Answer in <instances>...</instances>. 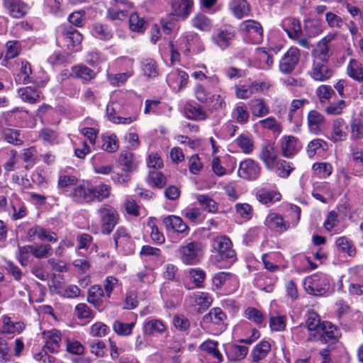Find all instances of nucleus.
Listing matches in <instances>:
<instances>
[{
    "mask_svg": "<svg viewBox=\"0 0 363 363\" xmlns=\"http://www.w3.org/2000/svg\"><path fill=\"white\" fill-rule=\"evenodd\" d=\"M72 199L79 203L92 202L91 186L84 184L76 186L70 194Z\"/></svg>",
    "mask_w": 363,
    "mask_h": 363,
    "instance_id": "nucleus-25",
    "label": "nucleus"
},
{
    "mask_svg": "<svg viewBox=\"0 0 363 363\" xmlns=\"http://www.w3.org/2000/svg\"><path fill=\"white\" fill-rule=\"evenodd\" d=\"M177 253L183 264L186 265L196 264L203 256V246L200 242H190L180 245Z\"/></svg>",
    "mask_w": 363,
    "mask_h": 363,
    "instance_id": "nucleus-3",
    "label": "nucleus"
},
{
    "mask_svg": "<svg viewBox=\"0 0 363 363\" xmlns=\"http://www.w3.org/2000/svg\"><path fill=\"white\" fill-rule=\"evenodd\" d=\"M56 38L64 43L69 50L79 47L83 40V35L70 24L62 23L56 28Z\"/></svg>",
    "mask_w": 363,
    "mask_h": 363,
    "instance_id": "nucleus-2",
    "label": "nucleus"
},
{
    "mask_svg": "<svg viewBox=\"0 0 363 363\" xmlns=\"http://www.w3.org/2000/svg\"><path fill=\"white\" fill-rule=\"evenodd\" d=\"M140 68L143 74L148 78H155L159 74L157 63L152 58L143 59L140 61Z\"/></svg>",
    "mask_w": 363,
    "mask_h": 363,
    "instance_id": "nucleus-46",
    "label": "nucleus"
},
{
    "mask_svg": "<svg viewBox=\"0 0 363 363\" xmlns=\"http://www.w3.org/2000/svg\"><path fill=\"white\" fill-rule=\"evenodd\" d=\"M275 172L278 177L287 178L294 169L293 164L284 160H278L275 163Z\"/></svg>",
    "mask_w": 363,
    "mask_h": 363,
    "instance_id": "nucleus-53",
    "label": "nucleus"
},
{
    "mask_svg": "<svg viewBox=\"0 0 363 363\" xmlns=\"http://www.w3.org/2000/svg\"><path fill=\"white\" fill-rule=\"evenodd\" d=\"M252 113H269V107L262 99H253L249 103Z\"/></svg>",
    "mask_w": 363,
    "mask_h": 363,
    "instance_id": "nucleus-62",
    "label": "nucleus"
},
{
    "mask_svg": "<svg viewBox=\"0 0 363 363\" xmlns=\"http://www.w3.org/2000/svg\"><path fill=\"white\" fill-rule=\"evenodd\" d=\"M196 199L202 208L208 213H215L218 211V203L208 195L197 194Z\"/></svg>",
    "mask_w": 363,
    "mask_h": 363,
    "instance_id": "nucleus-51",
    "label": "nucleus"
},
{
    "mask_svg": "<svg viewBox=\"0 0 363 363\" xmlns=\"http://www.w3.org/2000/svg\"><path fill=\"white\" fill-rule=\"evenodd\" d=\"M226 315L220 308H211L202 318V324L212 334L218 335L223 332L227 327Z\"/></svg>",
    "mask_w": 363,
    "mask_h": 363,
    "instance_id": "nucleus-4",
    "label": "nucleus"
},
{
    "mask_svg": "<svg viewBox=\"0 0 363 363\" xmlns=\"http://www.w3.org/2000/svg\"><path fill=\"white\" fill-rule=\"evenodd\" d=\"M194 6V0H171L173 13L182 20L188 18L193 11Z\"/></svg>",
    "mask_w": 363,
    "mask_h": 363,
    "instance_id": "nucleus-21",
    "label": "nucleus"
},
{
    "mask_svg": "<svg viewBox=\"0 0 363 363\" xmlns=\"http://www.w3.org/2000/svg\"><path fill=\"white\" fill-rule=\"evenodd\" d=\"M128 16V10L127 9H116L113 8H108L106 11V18L111 21H124Z\"/></svg>",
    "mask_w": 363,
    "mask_h": 363,
    "instance_id": "nucleus-63",
    "label": "nucleus"
},
{
    "mask_svg": "<svg viewBox=\"0 0 363 363\" xmlns=\"http://www.w3.org/2000/svg\"><path fill=\"white\" fill-rule=\"evenodd\" d=\"M27 237L30 241H33L35 238H38L40 241L55 243L58 240L57 235L54 231L37 225L28 229Z\"/></svg>",
    "mask_w": 363,
    "mask_h": 363,
    "instance_id": "nucleus-17",
    "label": "nucleus"
},
{
    "mask_svg": "<svg viewBox=\"0 0 363 363\" xmlns=\"http://www.w3.org/2000/svg\"><path fill=\"white\" fill-rule=\"evenodd\" d=\"M101 149L108 152H114L118 149V141L115 134L103 135L101 136Z\"/></svg>",
    "mask_w": 363,
    "mask_h": 363,
    "instance_id": "nucleus-54",
    "label": "nucleus"
},
{
    "mask_svg": "<svg viewBox=\"0 0 363 363\" xmlns=\"http://www.w3.org/2000/svg\"><path fill=\"white\" fill-rule=\"evenodd\" d=\"M43 337L45 340L44 349L51 353H56L59 351L61 344V334L57 330L44 331Z\"/></svg>",
    "mask_w": 363,
    "mask_h": 363,
    "instance_id": "nucleus-22",
    "label": "nucleus"
},
{
    "mask_svg": "<svg viewBox=\"0 0 363 363\" xmlns=\"http://www.w3.org/2000/svg\"><path fill=\"white\" fill-rule=\"evenodd\" d=\"M22 100L30 104L36 103L40 97V91L35 86H28L18 89Z\"/></svg>",
    "mask_w": 363,
    "mask_h": 363,
    "instance_id": "nucleus-44",
    "label": "nucleus"
},
{
    "mask_svg": "<svg viewBox=\"0 0 363 363\" xmlns=\"http://www.w3.org/2000/svg\"><path fill=\"white\" fill-rule=\"evenodd\" d=\"M101 221V230L104 234L109 235L118 221L116 210L109 204H104L97 211Z\"/></svg>",
    "mask_w": 363,
    "mask_h": 363,
    "instance_id": "nucleus-7",
    "label": "nucleus"
},
{
    "mask_svg": "<svg viewBox=\"0 0 363 363\" xmlns=\"http://www.w3.org/2000/svg\"><path fill=\"white\" fill-rule=\"evenodd\" d=\"M163 223L167 230H172L179 233H184L189 230L182 219L176 216H168L163 219Z\"/></svg>",
    "mask_w": 363,
    "mask_h": 363,
    "instance_id": "nucleus-35",
    "label": "nucleus"
},
{
    "mask_svg": "<svg viewBox=\"0 0 363 363\" xmlns=\"http://www.w3.org/2000/svg\"><path fill=\"white\" fill-rule=\"evenodd\" d=\"M236 35V29L230 24H225L218 28L212 35V40L221 50L230 47V43Z\"/></svg>",
    "mask_w": 363,
    "mask_h": 363,
    "instance_id": "nucleus-9",
    "label": "nucleus"
},
{
    "mask_svg": "<svg viewBox=\"0 0 363 363\" xmlns=\"http://www.w3.org/2000/svg\"><path fill=\"white\" fill-rule=\"evenodd\" d=\"M346 74L350 78L357 82H363V67L355 59L350 60L346 67Z\"/></svg>",
    "mask_w": 363,
    "mask_h": 363,
    "instance_id": "nucleus-37",
    "label": "nucleus"
},
{
    "mask_svg": "<svg viewBox=\"0 0 363 363\" xmlns=\"http://www.w3.org/2000/svg\"><path fill=\"white\" fill-rule=\"evenodd\" d=\"M309 131L314 134H320L326 127V122L323 115H308Z\"/></svg>",
    "mask_w": 363,
    "mask_h": 363,
    "instance_id": "nucleus-41",
    "label": "nucleus"
},
{
    "mask_svg": "<svg viewBox=\"0 0 363 363\" xmlns=\"http://www.w3.org/2000/svg\"><path fill=\"white\" fill-rule=\"evenodd\" d=\"M118 161L120 164L125 167L124 171L127 172L135 171L138 166L134 154L128 150H123L121 152Z\"/></svg>",
    "mask_w": 363,
    "mask_h": 363,
    "instance_id": "nucleus-45",
    "label": "nucleus"
},
{
    "mask_svg": "<svg viewBox=\"0 0 363 363\" xmlns=\"http://www.w3.org/2000/svg\"><path fill=\"white\" fill-rule=\"evenodd\" d=\"M257 200L262 204L273 203L279 201L281 199V194L277 191L262 188L256 191Z\"/></svg>",
    "mask_w": 363,
    "mask_h": 363,
    "instance_id": "nucleus-32",
    "label": "nucleus"
},
{
    "mask_svg": "<svg viewBox=\"0 0 363 363\" xmlns=\"http://www.w3.org/2000/svg\"><path fill=\"white\" fill-rule=\"evenodd\" d=\"M212 247L216 252L215 257L219 267L231 265L237 260L236 252L228 237L220 235L214 238Z\"/></svg>",
    "mask_w": 363,
    "mask_h": 363,
    "instance_id": "nucleus-1",
    "label": "nucleus"
},
{
    "mask_svg": "<svg viewBox=\"0 0 363 363\" xmlns=\"http://www.w3.org/2000/svg\"><path fill=\"white\" fill-rule=\"evenodd\" d=\"M69 76L89 82L96 78V72L89 67L80 64L71 67V72Z\"/></svg>",
    "mask_w": 363,
    "mask_h": 363,
    "instance_id": "nucleus-30",
    "label": "nucleus"
},
{
    "mask_svg": "<svg viewBox=\"0 0 363 363\" xmlns=\"http://www.w3.org/2000/svg\"><path fill=\"white\" fill-rule=\"evenodd\" d=\"M218 345L217 341L208 340L203 342L199 347L201 350L209 354L216 363H220L223 361V356L218 350Z\"/></svg>",
    "mask_w": 363,
    "mask_h": 363,
    "instance_id": "nucleus-43",
    "label": "nucleus"
},
{
    "mask_svg": "<svg viewBox=\"0 0 363 363\" xmlns=\"http://www.w3.org/2000/svg\"><path fill=\"white\" fill-rule=\"evenodd\" d=\"M240 30L248 43L261 44L264 39V30L261 23L254 19L243 21L240 25Z\"/></svg>",
    "mask_w": 363,
    "mask_h": 363,
    "instance_id": "nucleus-5",
    "label": "nucleus"
},
{
    "mask_svg": "<svg viewBox=\"0 0 363 363\" xmlns=\"http://www.w3.org/2000/svg\"><path fill=\"white\" fill-rule=\"evenodd\" d=\"M181 46L184 45V48H180L183 54L189 56L191 53L199 54L204 51L205 46L197 33H190L184 37L180 43Z\"/></svg>",
    "mask_w": 363,
    "mask_h": 363,
    "instance_id": "nucleus-12",
    "label": "nucleus"
},
{
    "mask_svg": "<svg viewBox=\"0 0 363 363\" xmlns=\"http://www.w3.org/2000/svg\"><path fill=\"white\" fill-rule=\"evenodd\" d=\"M286 326V317L277 313L271 314L269 317V327L272 331L281 332L285 330Z\"/></svg>",
    "mask_w": 363,
    "mask_h": 363,
    "instance_id": "nucleus-55",
    "label": "nucleus"
},
{
    "mask_svg": "<svg viewBox=\"0 0 363 363\" xmlns=\"http://www.w3.org/2000/svg\"><path fill=\"white\" fill-rule=\"evenodd\" d=\"M330 48L328 43L323 40L318 42L316 49L314 50L315 55L321 61L328 62L330 58Z\"/></svg>",
    "mask_w": 363,
    "mask_h": 363,
    "instance_id": "nucleus-61",
    "label": "nucleus"
},
{
    "mask_svg": "<svg viewBox=\"0 0 363 363\" xmlns=\"http://www.w3.org/2000/svg\"><path fill=\"white\" fill-rule=\"evenodd\" d=\"M279 152L272 143H266L262 146L259 158L263 162L266 168L272 170L278 160Z\"/></svg>",
    "mask_w": 363,
    "mask_h": 363,
    "instance_id": "nucleus-19",
    "label": "nucleus"
},
{
    "mask_svg": "<svg viewBox=\"0 0 363 363\" xmlns=\"http://www.w3.org/2000/svg\"><path fill=\"white\" fill-rule=\"evenodd\" d=\"M119 281L113 276H108L104 281V292L107 298H111L115 289L120 286Z\"/></svg>",
    "mask_w": 363,
    "mask_h": 363,
    "instance_id": "nucleus-64",
    "label": "nucleus"
},
{
    "mask_svg": "<svg viewBox=\"0 0 363 363\" xmlns=\"http://www.w3.org/2000/svg\"><path fill=\"white\" fill-rule=\"evenodd\" d=\"M312 170L318 177L325 179L332 174L333 168L328 162H315L312 166Z\"/></svg>",
    "mask_w": 363,
    "mask_h": 363,
    "instance_id": "nucleus-52",
    "label": "nucleus"
},
{
    "mask_svg": "<svg viewBox=\"0 0 363 363\" xmlns=\"http://www.w3.org/2000/svg\"><path fill=\"white\" fill-rule=\"evenodd\" d=\"M204 84H196L194 89V94L196 99L201 103H206L211 92L219 91L220 79L216 75L207 77Z\"/></svg>",
    "mask_w": 363,
    "mask_h": 363,
    "instance_id": "nucleus-8",
    "label": "nucleus"
},
{
    "mask_svg": "<svg viewBox=\"0 0 363 363\" xmlns=\"http://www.w3.org/2000/svg\"><path fill=\"white\" fill-rule=\"evenodd\" d=\"M33 69L30 63L27 60H21V67L18 72L14 76L15 82L17 84H27L32 82L30 75Z\"/></svg>",
    "mask_w": 363,
    "mask_h": 363,
    "instance_id": "nucleus-33",
    "label": "nucleus"
},
{
    "mask_svg": "<svg viewBox=\"0 0 363 363\" xmlns=\"http://www.w3.org/2000/svg\"><path fill=\"white\" fill-rule=\"evenodd\" d=\"M85 11L84 10L76 11L71 13L67 18L68 24L74 28H82L86 23Z\"/></svg>",
    "mask_w": 363,
    "mask_h": 363,
    "instance_id": "nucleus-58",
    "label": "nucleus"
},
{
    "mask_svg": "<svg viewBox=\"0 0 363 363\" xmlns=\"http://www.w3.org/2000/svg\"><path fill=\"white\" fill-rule=\"evenodd\" d=\"M337 328L331 323L324 322L318 333L309 334L308 340L310 341H320L326 343L330 340H335L338 337Z\"/></svg>",
    "mask_w": 363,
    "mask_h": 363,
    "instance_id": "nucleus-13",
    "label": "nucleus"
},
{
    "mask_svg": "<svg viewBox=\"0 0 363 363\" xmlns=\"http://www.w3.org/2000/svg\"><path fill=\"white\" fill-rule=\"evenodd\" d=\"M32 255L38 259L48 257L52 253V248L49 244H35L32 245Z\"/></svg>",
    "mask_w": 363,
    "mask_h": 363,
    "instance_id": "nucleus-56",
    "label": "nucleus"
},
{
    "mask_svg": "<svg viewBox=\"0 0 363 363\" xmlns=\"http://www.w3.org/2000/svg\"><path fill=\"white\" fill-rule=\"evenodd\" d=\"M229 8L233 16L238 19L250 16L251 12L250 5L247 0H232Z\"/></svg>",
    "mask_w": 363,
    "mask_h": 363,
    "instance_id": "nucleus-29",
    "label": "nucleus"
},
{
    "mask_svg": "<svg viewBox=\"0 0 363 363\" xmlns=\"http://www.w3.org/2000/svg\"><path fill=\"white\" fill-rule=\"evenodd\" d=\"M21 50L22 46L20 41L17 40H8L5 44L4 60L18 57Z\"/></svg>",
    "mask_w": 363,
    "mask_h": 363,
    "instance_id": "nucleus-50",
    "label": "nucleus"
},
{
    "mask_svg": "<svg viewBox=\"0 0 363 363\" xmlns=\"http://www.w3.org/2000/svg\"><path fill=\"white\" fill-rule=\"evenodd\" d=\"M56 294L64 298H77L82 296V290L74 284H67L59 286Z\"/></svg>",
    "mask_w": 363,
    "mask_h": 363,
    "instance_id": "nucleus-48",
    "label": "nucleus"
},
{
    "mask_svg": "<svg viewBox=\"0 0 363 363\" xmlns=\"http://www.w3.org/2000/svg\"><path fill=\"white\" fill-rule=\"evenodd\" d=\"M189 303L198 311L206 310L212 304V297L207 292L196 291L189 296Z\"/></svg>",
    "mask_w": 363,
    "mask_h": 363,
    "instance_id": "nucleus-23",
    "label": "nucleus"
},
{
    "mask_svg": "<svg viewBox=\"0 0 363 363\" xmlns=\"http://www.w3.org/2000/svg\"><path fill=\"white\" fill-rule=\"evenodd\" d=\"M261 174V167L259 164L251 159H247L240 162L238 169V175L249 180H255Z\"/></svg>",
    "mask_w": 363,
    "mask_h": 363,
    "instance_id": "nucleus-16",
    "label": "nucleus"
},
{
    "mask_svg": "<svg viewBox=\"0 0 363 363\" xmlns=\"http://www.w3.org/2000/svg\"><path fill=\"white\" fill-rule=\"evenodd\" d=\"M172 107L160 99H147L145 101L144 113H167Z\"/></svg>",
    "mask_w": 363,
    "mask_h": 363,
    "instance_id": "nucleus-28",
    "label": "nucleus"
},
{
    "mask_svg": "<svg viewBox=\"0 0 363 363\" xmlns=\"http://www.w3.org/2000/svg\"><path fill=\"white\" fill-rule=\"evenodd\" d=\"M265 227L270 231L283 233L291 228V223L285 220L283 216L278 213H269L264 221Z\"/></svg>",
    "mask_w": 363,
    "mask_h": 363,
    "instance_id": "nucleus-14",
    "label": "nucleus"
},
{
    "mask_svg": "<svg viewBox=\"0 0 363 363\" xmlns=\"http://www.w3.org/2000/svg\"><path fill=\"white\" fill-rule=\"evenodd\" d=\"M104 296V290L99 285H93L88 290L87 301L96 308H99L102 306V298Z\"/></svg>",
    "mask_w": 363,
    "mask_h": 363,
    "instance_id": "nucleus-47",
    "label": "nucleus"
},
{
    "mask_svg": "<svg viewBox=\"0 0 363 363\" xmlns=\"http://www.w3.org/2000/svg\"><path fill=\"white\" fill-rule=\"evenodd\" d=\"M9 214L13 220H17L25 218L28 211L25 203L16 196L10 201V206L8 208Z\"/></svg>",
    "mask_w": 363,
    "mask_h": 363,
    "instance_id": "nucleus-26",
    "label": "nucleus"
},
{
    "mask_svg": "<svg viewBox=\"0 0 363 363\" xmlns=\"http://www.w3.org/2000/svg\"><path fill=\"white\" fill-rule=\"evenodd\" d=\"M283 30L290 39H298L302 35L301 22L295 18H289L282 24Z\"/></svg>",
    "mask_w": 363,
    "mask_h": 363,
    "instance_id": "nucleus-31",
    "label": "nucleus"
},
{
    "mask_svg": "<svg viewBox=\"0 0 363 363\" xmlns=\"http://www.w3.org/2000/svg\"><path fill=\"white\" fill-rule=\"evenodd\" d=\"M191 26L201 30L207 32L212 28V21L206 14L199 12L191 20Z\"/></svg>",
    "mask_w": 363,
    "mask_h": 363,
    "instance_id": "nucleus-42",
    "label": "nucleus"
},
{
    "mask_svg": "<svg viewBox=\"0 0 363 363\" xmlns=\"http://www.w3.org/2000/svg\"><path fill=\"white\" fill-rule=\"evenodd\" d=\"M301 147L298 139L291 135L284 137L280 145L281 155L286 158L294 157L300 150Z\"/></svg>",
    "mask_w": 363,
    "mask_h": 363,
    "instance_id": "nucleus-24",
    "label": "nucleus"
},
{
    "mask_svg": "<svg viewBox=\"0 0 363 363\" xmlns=\"http://www.w3.org/2000/svg\"><path fill=\"white\" fill-rule=\"evenodd\" d=\"M303 28L309 38H313L320 34L323 30V23L318 18H308L303 22Z\"/></svg>",
    "mask_w": 363,
    "mask_h": 363,
    "instance_id": "nucleus-38",
    "label": "nucleus"
},
{
    "mask_svg": "<svg viewBox=\"0 0 363 363\" xmlns=\"http://www.w3.org/2000/svg\"><path fill=\"white\" fill-rule=\"evenodd\" d=\"M335 245L340 250L346 252L349 256H354L356 253L352 241L345 236L338 238L335 241Z\"/></svg>",
    "mask_w": 363,
    "mask_h": 363,
    "instance_id": "nucleus-57",
    "label": "nucleus"
},
{
    "mask_svg": "<svg viewBox=\"0 0 363 363\" xmlns=\"http://www.w3.org/2000/svg\"><path fill=\"white\" fill-rule=\"evenodd\" d=\"M328 149V143L323 139L316 138L310 141L306 147V153L313 159L316 155L324 153Z\"/></svg>",
    "mask_w": 363,
    "mask_h": 363,
    "instance_id": "nucleus-39",
    "label": "nucleus"
},
{
    "mask_svg": "<svg viewBox=\"0 0 363 363\" xmlns=\"http://www.w3.org/2000/svg\"><path fill=\"white\" fill-rule=\"evenodd\" d=\"M2 5L6 13L13 18H22L29 11L30 7L23 0H2Z\"/></svg>",
    "mask_w": 363,
    "mask_h": 363,
    "instance_id": "nucleus-15",
    "label": "nucleus"
},
{
    "mask_svg": "<svg viewBox=\"0 0 363 363\" xmlns=\"http://www.w3.org/2000/svg\"><path fill=\"white\" fill-rule=\"evenodd\" d=\"M212 285L217 290H226L229 292L235 291L238 286L237 277L227 272H220L212 277Z\"/></svg>",
    "mask_w": 363,
    "mask_h": 363,
    "instance_id": "nucleus-10",
    "label": "nucleus"
},
{
    "mask_svg": "<svg viewBox=\"0 0 363 363\" xmlns=\"http://www.w3.org/2000/svg\"><path fill=\"white\" fill-rule=\"evenodd\" d=\"M306 326L310 331V334L318 333L322 326V323H320V318L317 313L314 311L308 312Z\"/></svg>",
    "mask_w": 363,
    "mask_h": 363,
    "instance_id": "nucleus-60",
    "label": "nucleus"
},
{
    "mask_svg": "<svg viewBox=\"0 0 363 363\" xmlns=\"http://www.w3.org/2000/svg\"><path fill=\"white\" fill-rule=\"evenodd\" d=\"M113 240L116 249H121L125 253L133 251V241L127 230L123 227H118L113 234Z\"/></svg>",
    "mask_w": 363,
    "mask_h": 363,
    "instance_id": "nucleus-20",
    "label": "nucleus"
},
{
    "mask_svg": "<svg viewBox=\"0 0 363 363\" xmlns=\"http://www.w3.org/2000/svg\"><path fill=\"white\" fill-rule=\"evenodd\" d=\"M91 34L95 38L107 42L113 39L114 33L108 24L95 22L91 25Z\"/></svg>",
    "mask_w": 363,
    "mask_h": 363,
    "instance_id": "nucleus-27",
    "label": "nucleus"
},
{
    "mask_svg": "<svg viewBox=\"0 0 363 363\" xmlns=\"http://www.w3.org/2000/svg\"><path fill=\"white\" fill-rule=\"evenodd\" d=\"M271 351V345L267 340L259 342L251 352L252 363H258L263 360Z\"/></svg>",
    "mask_w": 363,
    "mask_h": 363,
    "instance_id": "nucleus-36",
    "label": "nucleus"
},
{
    "mask_svg": "<svg viewBox=\"0 0 363 363\" xmlns=\"http://www.w3.org/2000/svg\"><path fill=\"white\" fill-rule=\"evenodd\" d=\"M330 286V280L324 274H314L307 277L303 281L305 290L310 294L320 296L325 294Z\"/></svg>",
    "mask_w": 363,
    "mask_h": 363,
    "instance_id": "nucleus-6",
    "label": "nucleus"
},
{
    "mask_svg": "<svg viewBox=\"0 0 363 363\" xmlns=\"http://www.w3.org/2000/svg\"><path fill=\"white\" fill-rule=\"evenodd\" d=\"M206 103L211 111H222L226 106L224 99L220 94H213L208 96V101Z\"/></svg>",
    "mask_w": 363,
    "mask_h": 363,
    "instance_id": "nucleus-59",
    "label": "nucleus"
},
{
    "mask_svg": "<svg viewBox=\"0 0 363 363\" xmlns=\"http://www.w3.org/2000/svg\"><path fill=\"white\" fill-rule=\"evenodd\" d=\"M327 63L321 60L313 61L309 74L315 81L325 82L332 77L333 71Z\"/></svg>",
    "mask_w": 363,
    "mask_h": 363,
    "instance_id": "nucleus-18",
    "label": "nucleus"
},
{
    "mask_svg": "<svg viewBox=\"0 0 363 363\" xmlns=\"http://www.w3.org/2000/svg\"><path fill=\"white\" fill-rule=\"evenodd\" d=\"M143 333L147 335L162 334L166 330V326L159 319H146L143 323Z\"/></svg>",
    "mask_w": 363,
    "mask_h": 363,
    "instance_id": "nucleus-40",
    "label": "nucleus"
},
{
    "mask_svg": "<svg viewBox=\"0 0 363 363\" xmlns=\"http://www.w3.org/2000/svg\"><path fill=\"white\" fill-rule=\"evenodd\" d=\"M300 56L299 49L296 47H291L279 60V71L284 74H291L298 64Z\"/></svg>",
    "mask_w": 363,
    "mask_h": 363,
    "instance_id": "nucleus-11",
    "label": "nucleus"
},
{
    "mask_svg": "<svg viewBox=\"0 0 363 363\" xmlns=\"http://www.w3.org/2000/svg\"><path fill=\"white\" fill-rule=\"evenodd\" d=\"M128 26L131 31L143 34L147 28L148 23L145 18L139 16L137 12H133L129 16Z\"/></svg>",
    "mask_w": 363,
    "mask_h": 363,
    "instance_id": "nucleus-34",
    "label": "nucleus"
},
{
    "mask_svg": "<svg viewBox=\"0 0 363 363\" xmlns=\"http://www.w3.org/2000/svg\"><path fill=\"white\" fill-rule=\"evenodd\" d=\"M92 202L94 200L101 202L110 197L111 193V186L106 184H100L97 186H91Z\"/></svg>",
    "mask_w": 363,
    "mask_h": 363,
    "instance_id": "nucleus-49",
    "label": "nucleus"
}]
</instances>
